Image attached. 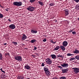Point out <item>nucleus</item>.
Here are the masks:
<instances>
[{"mask_svg":"<svg viewBox=\"0 0 79 79\" xmlns=\"http://www.w3.org/2000/svg\"><path fill=\"white\" fill-rule=\"evenodd\" d=\"M13 5L14 6H19L22 5V2H14L13 3Z\"/></svg>","mask_w":79,"mask_h":79,"instance_id":"f257e3e1","label":"nucleus"},{"mask_svg":"<svg viewBox=\"0 0 79 79\" xmlns=\"http://www.w3.org/2000/svg\"><path fill=\"white\" fill-rule=\"evenodd\" d=\"M14 59L15 60H17L19 61H23V59H22V57L21 56H17L14 57Z\"/></svg>","mask_w":79,"mask_h":79,"instance_id":"f03ea898","label":"nucleus"},{"mask_svg":"<svg viewBox=\"0 0 79 79\" xmlns=\"http://www.w3.org/2000/svg\"><path fill=\"white\" fill-rule=\"evenodd\" d=\"M35 9V7L31 6H29L27 8V9L28 11H34Z\"/></svg>","mask_w":79,"mask_h":79,"instance_id":"7ed1b4c3","label":"nucleus"},{"mask_svg":"<svg viewBox=\"0 0 79 79\" xmlns=\"http://www.w3.org/2000/svg\"><path fill=\"white\" fill-rule=\"evenodd\" d=\"M45 61L48 64H52V60L49 58L47 59Z\"/></svg>","mask_w":79,"mask_h":79,"instance_id":"20e7f679","label":"nucleus"},{"mask_svg":"<svg viewBox=\"0 0 79 79\" xmlns=\"http://www.w3.org/2000/svg\"><path fill=\"white\" fill-rule=\"evenodd\" d=\"M9 27L11 29H15L16 27L15 26V24H12L9 26Z\"/></svg>","mask_w":79,"mask_h":79,"instance_id":"39448f33","label":"nucleus"},{"mask_svg":"<svg viewBox=\"0 0 79 79\" xmlns=\"http://www.w3.org/2000/svg\"><path fill=\"white\" fill-rule=\"evenodd\" d=\"M74 70H73L74 72L76 74L78 73L79 72V69L77 68H74Z\"/></svg>","mask_w":79,"mask_h":79,"instance_id":"423d86ee","label":"nucleus"},{"mask_svg":"<svg viewBox=\"0 0 79 79\" xmlns=\"http://www.w3.org/2000/svg\"><path fill=\"white\" fill-rule=\"evenodd\" d=\"M61 66H62L63 68H68L69 65L68 64H65L64 63L63 64H61Z\"/></svg>","mask_w":79,"mask_h":79,"instance_id":"0eeeda50","label":"nucleus"},{"mask_svg":"<svg viewBox=\"0 0 79 79\" xmlns=\"http://www.w3.org/2000/svg\"><path fill=\"white\" fill-rule=\"evenodd\" d=\"M62 45L64 47H66L68 45V42L66 41H64L62 43Z\"/></svg>","mask_w":79,"mask_h":79,"instance_id":"6e6552de","label":"nucleus"},{"mask_svg":"<svg viewBox=\"0 0 79 79\" xmlns=\"http://www.w3.org/2000/svg\"><path fill=\"white\" fill-rule=\"evenodd\" d=\"M24 68L26 69H31V67L28 64H26Z\"/></svg>","mask_w":79,"mask_h":79,"instance_id":"1a4fd4ad","label":"nucleus"},{"mask_svg":"<svg viewBox=\"0 0 79 79\" xmlns=\"http://www.w3.org/2000/svg\"><path fill=\"white\" fill-rule=\"evenodd\" d=\"M68 71V69H64L62 70V73H67Z\"/></svg>","mask_w":79,"mask_h":79,"instance_id":"9d476101","label":"nucleus"},{"mask_svg":"<svg viewBox=\"0 0 79 79\" xmlns=\"http://www.w3.org/2000/svg\"><path fill=\"white\" fill-rule=\"evenodd\" d=\"M26 38H27V36L26 35L23 34V36L22 38V40H24L25 39H26Z\"/></svg>","mask_w":79,"mask_h":79,"instance_id":"9b49d317","label":"nucleus"},{"mask_svg":"<svg viewBox=\"0 0 79 79\" xmlns=\"http://www.w3.org/2000/svg\"><path fill=\"white\" fill-rule=\"evenodd\" d=\"M73 53H76L77 54V53H79V51L78 50V49L77 48L75 49V51H73Z\"/></svg>","mask_w":79,"mask_h":79,"instance_id":"f8f14e48","label":"nucleus"},{"mask_svg":"<svg viewBox=\"0 0 79 79\" xmlns=\"http://www.w3.org/2000/svg\"><path fill=\"white\" fill-rule=\"evenodd\" d=\"M44 72L45 73L47 71H49V69H48V68L47 67H45L44 68Z\"/></svg>","mask_w":79,"mask_h":79,"instance_id":"ddd939ff","label":"nucleus"},{"mask_svg":"<svg viewBox=\"0 0 79 79\" xmlns=\"http://www.w3.org/2000/svg\"><path fill=\"white\" fill-rule=\"evenodd\" d=\"M60 48L61 49L62 51H64L66 49L65 48V47L64 46H60Z\"/></svg>","mask_w":79,"mask_h":79,"instance_id":"4468645a","label":"nucleus"},{"mask_svg":"<svg viewBox=\"0 0 79 79\" xmlns=\"http://www.w3.org/2000/svg\"><path fill=\"white\" fill-rule=\"evenodd\" d=\"M18 79H24V77L23 75L19 76L17 77Z\"/></svg>","mask_w":79,"mask_h":79,"instance_id":"2eb2a0df","label":"nucleus"},{"mask_svg":"<svg viewBox=\"0 0 79 79\" xmlns=\"http://www.w3.org/2000/svg\"><path fill=\"white\" fill-rule=\"evenodd\" d=\"M45 73L47 76H49L50 75V71H48L47 72H45Z\"/></svg>","mask_w":79,"mask_h":79,"instance_id":"dca6fc26","label":"nucleus"},{"mask_svg":"<svg viewBox=\"0 0 79 79\" xmlns=\"http://www.w3.org/2000/svg\"><path fill=\"white\" fill-rule=\"evenodd\" d=\"M31 32L33 34L35 33V34H37V30H31Z\"/></svg>","mask_w":79,"mask_h":79,"instance_id":"f3484780","label":"nucleus"},{"mask_svg":"<svg viewBox=\"0 0 79 79\" xmlns=\"http://www.w3.org/2000/svg\"><path fill=\"white\" fill-rule=\"evenodd\" d=\"M65 16H67V15H69V11H68V10H65Z\"/></svg>","mask_w":79,"mask_h":79,"instance_id":"a211bd4d","label":"nucleus"},{"mask_svg":"<svg viewBox=\"0 0 79 79\" xmlns=\"http://www.w3.org/2000/svg\"><path fill=\"white\" fill-rule=\"evenodd\" d=\"M38 3H39V5H41V6H43L44 5V2L42 1H38Z\"/></svg>","mask_w":79,"mask_h":79,"instance_id":"6ab92c4d","label":"nucleus"},{"mask_svg":"<svg viewBox=\"0 0 79 79\" xmlns=\"http://www.w3.org/2000/svg\"><path fill=\"white\" fill-rule=\"evenodd\" d=\"M57 56L58 58H61L62 59H63L64 58V56H60V55H57Z\"/></svg>","mask_w":79,"mask_h":79,"instance_id":"aec40b11","label":"nucleus"},{"mask_svg":"<svg viewBox=\"0 0 79 79\" xmlns=\"http://www.w3.org/2000/svg\"><path fill=\"white\" fill-rule=\"evenodd\" d=\"M51 56L52 57V58H53V59L56 58V55L54 54L52 55Z\"/></svg>","mask_w":79,"mask_h":79,"instance_id":"412c9836","label":"nucleus"},{"mask_svg":"<svg viewBox=\"0 0 79 79\" xmlns=\"http://www.w3.org/2000/svg\"><path fill=\"white\" fill-rule=\"evenodd\" d=\"M59 49V46H56V48H55L54 50V51H55V50H58Z\"/></svg>","mask_w":79,"mask_h":79,"instance_id":"4be33fe9","label":"nucleus"},{"mask_svg":"<svg viewBox=\"0 0 79 79\" xmlns=\"http://www.w3.org/2000/svg\"><path fill=\"white\" fill-rule=\"evenodd\" d=\"M36 42V40L35 39L31 40V41H30V42L32 43H34V42Z\"/></svg>","mask_w":79,"mask_h":79,"instance_id":"5701e85b","label":"nucleus"},{"mask_svg":"<svg viewBox=\"0 0 79 79\" xmlns=\"http://www.w3.org/2000/svg\"><path fill=\"white\" fill-rule=\"evenodd\" d=\"M74 55L73 54H71V53H68L67 54V56H73Z\"/></svg>","mask_w":79,"mask_h":79,"instance_id":"b1692460","label":"nucleus"},{"mask_svg":"<svg viewBox=\"0 0 79 79\" xmlns=\"http://www.w3.org/2000/svg\"><path fill=\"white\" fill-rule=\"evenodd\" d=\"M75 58L76 59L78 60H79V56H75Z\"/></svg>","mask_w":79,"mask_h":79,"instance_id":"393cba45","label":"nucleus"},{"mask_svg":"<svg viewBox=\"0 0 79 79\" xmlns=\"http://www.w3.org/2000/svg\"><path fill=\"white\" fill-rule=\"evenodd\" d=\"M3 17V14L0 13V18H2Z\"/></svg>","mask_w":79,"mask_h":79,"instance_id":"a878e982","label":"nucleus"},{"mask_svg":"<svg viewBox=\"0 0 79 79\" xmlns=\"http://www.w3.org/2000/svg\"><path fill=\"white\" fill-rule=\"evenodd\" d=\"M12 43L14 45H17V44H18V43H17V42L14 41H12Z\"/></svg>","mask_w":79,"mask_h":79,"instance_id":"bb28decb","label":"nucleus"},{"mask_svg":"<svg viewBox=\"0 0 79 79\" xmlns=\"http://www.w3.org/2000/svg\"><path fill=\"white\" fill-rule=\"evenodd\" d=\"M66 79V78L65 77H61L60 78V79Z\"/></svg>","mask_w":79,"mask_h":79,"instance_id":"cd10ccee","label":"nucleus"},{"mask_svg":"<svg viewBox=\"0 0 79 79\" xmlns=\"http://www.w3.org/2000/svg\"><path fill=\"white\" fill-rule=\"evenodd\" d=\"M76 8H77V9H78L79 10V4L77 5L76 6Z\"/></svg>","mask_w":79,"mask_h":79,"instance_id":"c85d7f7f","label":"nucleus"},{"mask_svg":"<svg viewBox=\"0 0 79 79\" xmlns=\"http://www.w3.org/2000/svg\"><path fill=\"white\" fill-rule=\"evenodd\" d=\"M72 33L73 35H76V32L75 31H72Z\"/></svg>","mask_w":79,"mask_h":79,"instance_id":"c756f323","label":"nucleus"},{"mask_svg":"<svg viewBox=\"0 0 79 79\" xmlns=\"http://www.w3.org/2000/svg\"><path fill=\"white\" fill-rule=\"evenodd\" d=\"M75 59V58H70V59L69 60L70 61H73V60H74Z\"/></svg>","mask_w":79,"mask_h":79,"instance_id":"7c9ffc66","label":"nucleus"},{"mask_svg":"<svg viewBox=\"0 0 79 79\" xmlns=\"http://www.w3.org/2000/svg\"><path fill=\"white\" fill-rule=\"evenodd\" d=\"M35 0H30V2L31 3H32L34 2H35Z\"/></svg>","mask_w":79,"mask_h":79,"instance_id":"2f4dec72","label":"nucleus"},{"mask_svg":"<svg viewBox=\"0 0 79 79\" xmlns=\"http://www.w3.org/2000/svg\"><path fill=\"white\" fill-rule=\"evenodd\" d=\"M49 5H50V6H54V3H50Z\"/></svg>","mask_w":79,"mask_h":79,"instance_id":"473e14b6","label":"nucleus"},{"mask_svg":"<svg viewBox=\"0 0 79 79\" xmlns=\"http://www.w3.org/2000/svg\"><path fill=\"white\" fill-rule=\"evenodd\" d=\"M74 1L76 3H78L79 2V0H74Z\"/></svg>","mask_w":79,"mask_h":79,"instance_id":"72a5a7b5","label":"nucleus"},{"mask_svg":"<svg viewBox=\"0 0 79 79\" xmlns=\"http://www.w3.org/2000/svg\"><path fill=\"white\" fill-rule=\"evenodd\" d=\"M43 42H46V41H47V39L45 38V39H44V40H43Z\"/></svg>","mask_w":79,"mask_h":79,"instance_id":"f704fd0d","label":"nucleus"},{"mask_svg":"<svg viewBox=\"0 0 79 79\" xmlns=\"http://www.w3.org/2000/svg\"><path fill=\"white\" fill-rule=\"evenodd\" d=\"M58 67L59 68H60V69H63V67H61V66H58Z\"/></svg>","mask_w":79,"mask_h":79,"instance_id":"c9c22d12","label":"nucleus"},{"mask_svg":"<svg viewBox=\"0 0 79 79\" xmlns=\"http://www.w3.org/2000/svg\"><path fill=\"white\" fill-rule=\"evenodd\" d=\"M45 65V64L44 63H43L42 64L41 66H44V65Z\"/></svg>","mask_w":79,"mask_h":79,"instance_id":"e433bc0d","label":"nucleus"},{"mask_svg":"<svg viewBox=\"0 0 79 79\" xmlns=\"http://www.w3.org/2000/svg\"><path fill=\"white\" fill-rule=\"evenodd\" d=\"M73 32V30H71L69 31V33H71V32Z\"/></svg>","mask_w":79,"mask_h":79,"instance_id":"4c0bfd02","label":"nucleus"},{"mask_svg":"<svg viewBox=\"0 0 79 79\" xmlns=\"http://www.w3.org/2000/svg\"><path fill=\"white\" fill-rule=\"evenodd\" d=\"M8 21L9 22H11V21L10 19H8Z\"/></svg>","mask_w":79,"mask_h":79,"instance_id":"58836bf2","label":"nucleus"},{"mask_svg":"<svg viewBox=\"0 0 79 79\" xmlns=\"http://www.w3.org/2000/svg\"><path fill=\"white\" fill-rule=\"evenodd\" d=\"M34 50H36L37 49V47H36L35 46H34Z\"/></svg>","mask_w":79,"mask_h":79,"instance_id":"ea45409f","label":"nucleus"},{"mask_svg":"<svg viewBox=\"0 0 79 79\" xmlns=\"http://www.w3.org/2000/svg\"><path fill=\"white\" fill-rule=\"evenodd\" d=\"M9 9H5V10L7 11H9L8 10H9Z\"/></svg>","mask_w":79,"mask_h":79,"instance_id":"a19ab883","label":"nucleus"},{"mask_svg":"<svg viewBox=\"0 0 79 79\" xmlns=\"http://www.w3.org/2000/svg\"><path fill=\"white\" fill-rule=\"evenodd\" d=\"M50 42H51V43H53V40H51Z\"/></svg>","mask_w":79,"mask_h":79,"instance_id":"79ce46f5","label":"nucleus"},{"mask_svg":"<svg viewBox=\"0 0 79 79\" xmlns=\"http://www.w3.org/2000/svg\"><path fill=\"white\" fill-rule=\"evenodd\" d=\"M2 73H5V71L2 70Z\"/></svg>","mask_w":79,"mask_h":79,"instance_id":"37998d69","label":"nucleus"},{"mask_svg":"<svg viewBox=\"0 0 79 79\" xmlns=\"http://www.w3.org/2000/svg\"><path fill=\"white\" fill-rule=\"evenodd\" d=\"M0 7H1V8H4V7L2 6H0Z\"/></svg>","mask_w":79,"mask_h":79,"instance_id":"c03bdc74","label":"nucleus"},{"mask_svg":"<svg viewBox=\"0 0 79 79\" xmlns=\"http://www.w3.org/2000/svg\"><path fill=\"white\" fill-rule=\"evenodd\" d=\"M7 45V44L6 43L4 44V45Z\"/></svg>","mask_w":79,"mask_h":79,"instance_id":"a18cd8bd","label":"nucleus"},{"mask_svg":"<svg viewBox=\"0 0 79 79\" xmlns=\"http://www.w3.org/2000/svg\"><path fill=\"white\" fill-rule=\"evenodd\" d=\"M7 55H9V56H10V54H9V53L8 52L7 53Z\"/></svg>","mask_w":79,"mask_h":79,"instance_id":"49530a36","label":"nucleus"},{"mask_svg":"<svg viewBox=\"0 0 79 79\" xmlns=\"http://www.w3.org/2000/svg\"><path fill=\"white\" fill-rule=\"evenodd\" d=\"M53 44H56V41L55 42H53Z\"/></svg>","mask_w":79,"mask_h":79,"instance_id":"de8ad7c7","label":"nucleus"},{"mask_svg":"<svg viewBox=\"0 0 79 79\" xmlns=\"http://www.w3.org/2000/svg\"><path fill=\"white\" fill-rule=\"evenodd\" d=\"M0 70H1L2 72V71H3V70H2V69H0Z\"/></svg>","mask_w":79,"mask_h":79,"instance_id":"09e8293b","label":"nucleus"},{"mask_svg":"<svg viewBox=\"0 0 79 79\" xmlns=\"http://www.w3.org/2000/svg\"><path fill=\"white\" fill-rule=\"evenodd\" d=\"M5 56H6V55H7V53H6L5 54Z\"/></svg>","mask_w":79,"mask_h":79,"instance_id":"8fccbe9b","label":"nucleus"},{"mask_svg":"<svg viewBox=\"0 0 79 79\" xmlns=\"http://www.w3.org/2000/svg\"><path fill=\"white\" fill-rule=\"evenodd\" d=\"M52 79H58V78H52Z\"/></svg>","mask_w":79,"mask_h":79,"instance_id":"3c124183","label":"nucleus"},{"mask_svg":"<svg viewBox=\"0 0 79 79\" xmlns=\"http://www.w3.org/2000/svg\"><path fill=\"white\" fill-rule=\"evenodd\" d=\"M77 19L78 20V21H79V18H78Z\"/></svg>","mask_w":79,"mask_h":79,"instance_id":"603ef678","label":"nucleus"},{"mask_svg":"<svg viewBox=\"0 0 79 79\" xmlns=\"http://www.w3.org/2000/svg\"><path fill=\"white\" fill-rule=\"evenodd\" d=\"M55 22H57V20H56V21H55Z\"/></svg>","mask_w":79,"mask_h":79,"instance_id":"864d4df0","label":"nucleus"},{"mask_svg":"<svg viewBox=\"0 0 79 79\" xmlns=\"http://www.w3.org/2000/svg\"><path fill=\"white\" fill-rule=\"evenodd\" d=\"M0 6H1V5H0Z\"/></svg>","mask_w":79,"mask_h":79,"instance_id":"5fc2aeb1","label":"nucleus"}]
</instances>
